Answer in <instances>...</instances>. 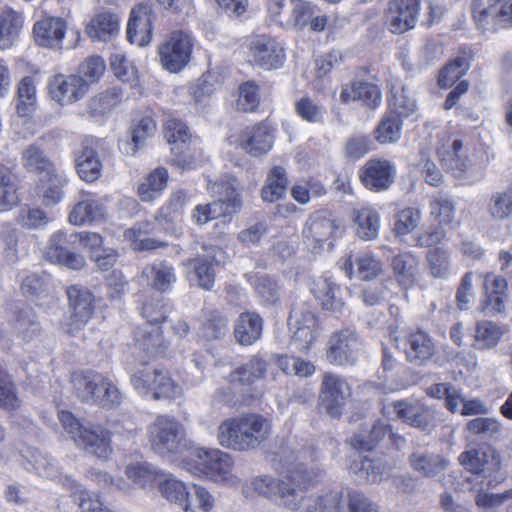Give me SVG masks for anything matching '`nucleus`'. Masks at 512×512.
Listing matches in <instances>:
<instances>
[{
    "label": "nucleus",
    "mask_w": 512,
    "mask_h": 512,
    "mask_svg": "<svg viewBox=\"0 0 512 512\" xmlns=\"http://www.w3.org/2000/svg\"><path fill=\"white\" fill-rule=\"evenodd\" d=\"M58 419L76 445L99 459H107L112 452L109 430L97 424H83L71 412L61 410Z\"/></svg>",
    "instance_id": "nucleus-4"
},
{
    "label": "nucleus",
    "mask_w": 512,
    "mask_h": 512,
    "mask_svg": "<svg viewBox=\"0 0 512 512\" xmlns=\"http://www.w3.org/2000/svg\"><path fill=\"white\" fill-rule=\"evenodd\" d=\"M165 137L171 145L170 163L182 171L194 169L196 160L189 146L191 135L187 125L179 119H169L165 124Z\"/></svg>",
    "instance_id": "nucleus-16"
},
{
    "label": "nucleus",
    "mask_w": 512,
    "mask_h": 512,
    "mask_svg": "<svg viewBox=\"0 0 512 512\" xmlns=\"http://www.w3.org/2000/svg\"><path fill=\"white\" fill-rule=\"evenodd\" d=\"M142 274L148 285L159 292H166L177 279L174 267L167 261H157L146 266Z\"/></svg>",
    "instance_id": "nucleus-37"
},
{
    "label": "nucleus",
    "mask_w": 512,
    "mask_h": 512,
    "mask_svg": "<svg viewBox=\"0 0 512 512\" xmlns=\"http://www.w3.org/2000/svg\"><path fill=\"white\" fill-rule=\"evenodd\" d=\"M151 449L162 458L172 459L191 447L184 425L176 418L159 415L148 426Z\"/></svg>",
    "instance_id": "nucleus-3"
},
{
    "label": "nucleus",
    "mask_w": 512,
    "mask_h": 512,
    "mask_svg": "<svg viewBox=\"0 0 512 512\" xmlns=\"http://www.w3.org/2000/svg\"><path fill=\"white\" fill-rule=\"evenodd\" d=\"M337 227L335 220L331 218L329 213L319 211L310 215L303 229V234L306 238L321 243L330 239Z\"/></svg>",
    "instance_id": "nucleus-35"
},
{
    "label": "nucleus",
    "mask_w": 512,
    "mask_h": 512,
    "mask_svg": "<svg viewBox=\"0 0 512 512\" xmlns=\"http://www.w3.org/2000/svg\"><path fill=\"white\" fill-rule=\"evenodd\" d=\"M87 91L88 83L79 75L59 74L49 83L51 98L62 106L82 99Z\"/></svg>",
    "instance_id": "nucleus-22"
},
{
    "label": "nucleus",
    "mask_w": 512,
    "mask_h": 512,
    "mask_svg": "<svg viewBox=\"0 0 512 512\" xmlns=\"http://www.w3.org/2000/svg\"><path fill=\"white\" fill-rule=\"evenodd\" d=\"M427 269L434 278L444 279L451 274L450 253L442 247L428 250L426 254Z\"/></svg>",
    "instance_id": "nucleus-57"
},
{
    "label": "nucleus",
    "mask_w": 512,
    "mask_h": 512,
    "mask_svg": "<svg viewBox=\"0 0 512 512\" xmlns=\"http://www.w3.org/2000/svg\"><path fill=\"white\" fill-rule=\"evenodd\" d=\"M270 421L259 414H246L223 421L218 427L219 443L236 451H250L268 439Z\"/></svg>",
    "instance_id": "nucleus-1"
},
{
    "label": "nucleus",
    "mask_w": 512,
    "mask_h": 512,
    "mask_svg": "<svg viewBox=\"0 0 512 512\" xmlns=\"http://www.w3.org/2000/svg\"><path fill=\"white\" fill-rule=\"evenodd\" d=\"M153 8L151 4L140 3L132 9L127 25V39L143 47L150 43L152 38Z\"/></svg>",
    "instance_id": "nucleus-25"
},
{
    "label": "nucleus",
    "mask_w": 512,
    "mask_h": 512,
    "mask_svg": "<svg viewBox=\"0 0 512 512\" xmlns=\"http://www.w3.org/2000/svg\"><path fill=\"white\" fill-rule=\"evenodd\" d=\"M134 339L139 349L150 356L159 355L168 347V341L163 336L162 326L142 324L136 328Z\"/></svg>",
    "instance_id": "nucleus-32"
},
{
    "label": "nucleus",
    "mask_w": 512,
    "mask_h": 512,
    "mask_svg": "<svg viewBox=\"0 0 512 512\" xmlns=\"http://www.w3.org/2000/svg\"><path fill=\"white\" fill-rule=\"evenodd\" d=\"M350 394V386L343 377L325 373L320 385L319 407L331 418H339Z\"/></svg>",
    "instance_id": "nucleus-17"
},
{
    "label": "nucleus",
    "mask_w": 512,
    "mask_h": 512,
    "mask_svg": "<svg viewBox=\"0 0 512 512\" xmlns=\"http://www.w3.org/2000/svg\"><path fill=\"white\" fill-rule=\"evenodd\" d=\"M391 266L401 286L408 288L415 283L419 261L412 253L405 252L395 255L392 258Z\"/></svg>",
    "instance_id": "nucleus-45"
},
{
    "label": "nucleus",
    "mask_w": 512,
    "mask_h": 512,
    "mask_svg": "<svg viewBox=\"0 0 512 512\" xmlns=\"http://www.w3.org/2000/svg\"><path fill=\"white\" fill-rule=\"evenodd\" d=\"M280 481H277L271 476L264 475L252 478L242 486V493L246 497H254L261 495L270 498L279 490Z\"/></svg>",
    "instance_id": "nucleus-62"
},
{
    "label": "nucleus",
    "mask_w": 512,
    "mask_h": 512,
    "mask_svg": "<svg viewBox=\"0 0 512 512\" xmlns=\"http://www.w3.org/2000/svg\"><path fill=\"white\" fill-rule=\"evenodd\" d=\"M503 335L502 328L492 321H480L476 324L474 347L483 350L494 348Z\"/></svg>",
    "instance_id": "nucleus-54"
},
{
    "label": "nucleus",
    "mask_w": 512,
    "mask_h": 512,
    "mask_svg": "<svg viewBox=\"0 0 512 512\" xmlns=\"http://www.w3.org/2000/svg\"><path fill=\"white\" fill-rule=\"evenodd\" d=\"M360 346L357 333L349 328L331 334L326 351V360L333 365H352Z\"/></svg>",
    "instance_id": "nucleus-18"
},
{
    "label": "nucleus",
    "mask_w": 512,
    "mask_h": 512,
    "mask_svg": "<svg viewBox=\"0 0 512 512\" xmlns=\"http://www.w3.org/2000/svg\"><path fill=\"white\" fill-rule=\"evenodd\" d=\"M337 512H379V507L366 495L358 491H341V501Z\"/></svg>",
    "instance_id": "nucleus-56"
},
{
    "label": "nucleus",
    "mask_w": 512,
    "mask_h": 512,
    "mask_svg": "<svg viewBox=\"0 0 512 512\" xmlns=\"http://www.w3.org/2000/svg\"><path fill=\"white\" fill-rule=\"evenodd\" d=\"M158 489L162 497L178 505L184 512H208L213 507V497L204 487L193 485L191 490L172 474L161 472Z\"/></svg>",
    "instance_id": "nucleus-5"
},
{
    "label": "nucleus",
    "mask_w": 512,
    "mask_h": 512,
    "mask_svg": "<svg viewBox=\"0 0 512 512\" xmlns=\"http://www.w3.org/2000/svg\"><path fill=\"white\" fill-rule=\"evenodd\" d=\"M171 310V306L164 298H151L143 302L141 315L146 320L145 324L160 326L167 322Z\"/></svg>",
    "instance_id": "nucleus-58"
},
{
    "label": "nucleus",
    "mask_w": 512,
    "mask_h": 512,
    "mask_svg": "<svg viewBox=\"0 0 512 512\" xmlns=\"http://www.w3.org/2000/svg\"><path fill=\"white\" fill-rule=\"evenodd\" d=\"M22 15L10 8L2 9V50L14 46L23 29Z\"/></svg>",
    "instance_id": "nucleus-49"
},
{
    "label": "nucleus",
    "mask_w": 512,
    "mask_h": 512,
    "mask_svg": "<svg viewBox=\"0 0 512 512\" xmlns=\"http://www.w3.org/2000/svg\"><path fill=\"white\" fill-rule=\"evenodd\" d=\"M76 171L79 177L88 183L96 181L101 176L102 163L93 146L92 139H86L75 159Z\"/></svg>",
    "instance_id": "nucleus-31"
},
{
    "label": "nucleus",
    "mask_w": 512,
    "mask_h": 512,
    "mask_svg": "<svg viewBox=\"0 0 512 512\" xmlns=\"http://www.w3.org/2000/svg\"><path fill=\"white\" fill-rule=\"evenodd\" d=\"M273 142V130L265 122L244 128L238 137L239 146L253 157H259L269 152Z\"/></svg>",
    "instance_id": "nucleus-23"
},
{
    "label": "nucleus",
    "mask_w": 512,
    "mask_h": 512,
    "mask_svg": "<svg viewBox=\"0 0 512 512\" xmlns=\"http://www.w3.org/2000/svg\"><path fill=\"white\" fill-rule=\"evenodd\" d=\"M68 308L71 312L70 323H63L62 329L69 335L81 329L92 317L95 309V297L85 286L74 284L66 288Z\"/></svg>",
    "instance_id": "nucleus-15"
},
{
    "label": "nucleus",
    "mask_w": 512,
    "mask_h": 512,
    "mask_svg": "<svg viewBox=\"0 0 512 512\" xmlns=\"http://www.w3.org/2000/svg\"><path fill=\"white\" fill-rule=\"evenodd\" d=\"M236 213L225 204V200H217L205 205H197L192 213V218L199 225H204L209 221L222 216Z\"/></svg>",
    "instance_id": "nucleus-64"
},
{
    "label": "nucleus",
    "mask_w": 512,
    "mask_h": 512,
    "mask_svg": "<svg viewBox=\"0 0 512 512\" xmlns=\"http://www.w3.org/2000/svg\"><path fill=\"white\" fill-rule=\"evenodd\" d=\"M316 459V452L312 446L303 447L297 451L294 460L288 462L286 480L280 481L279 497L281 505L289 510H297L301 503H305V489L316 476L309 468V464Z\"/></svg>",
    "instance_id": "nucleus-2"
},
{
    "label": "nucleus",
    "mask_w": 512,
    "mask_h": 512,
    "mask_svg": "<svg viewBox=\"0 0 512 512\" xmlns=\"http://www.w3.org/2000/svg\"><path fill=\"white\" fill-rule=\"evenodd\" d=\"M403 346L407 361L418 367L425 366L436 353L432 338L422 330L408 333Z\"/></svg>",
    "instance_id": "nucleus-26"
},
{
    "label": "nucleus",
    "mask_w": 512,
    "mask_h": 512,
    "mask_svg": "<svg viewBox=\"0 0 512 512\" xmlns=\"http://www.w3.org/2000/svg\"><path fill=\"white\" fill-rule=\"evenodd\" d=\"M401 117L386 113L375 129L376 140L381 144L396 143L401 137Z\"/></svg>",
    "instance_id": "nucleus-55"
},
{
    "label": "nucleus",
    "mask_w": 512,
    "mask_h": 512,
    "mask_svg": "<svg viewBox=\"0 0 512 512\" xmlns=\"http://www.w3.org/2000/svg\"><path fill=\"white\" fill-rule=\"evenodd\" d=\"M396 174L395 165L384 159H370L359 171L363 185L371 191L380 192L390 188Z\"/></svg>",
    "instance_id": "nucleus-21"
},
{
    "label": "nucleus",
    "mask_w": 512,
    "mask_h": 512,
    "mask_svg": "<svg viewBox=\"0 0 512 512\" xmlns=\"http://www.w3.org/2000/svg\"><path fill=\"white\" fill-rule=\"evenodd\" d=\"M13 327L16 335L24 342L38 338L42 332V326L35 311L27 305L18 309Z\"/></svg>",
    "instance_id": "nucleus-39"
},
{
    "label": "nucleus",
    "mask_w": 512,
    "mask_h": 512,
    "mask_svg": "<svg viewBox=\"0 0 512 512\" xmlns=\"http://www.w3.org/2000/svg\"><path fill=\"white\" fill-rule=\"evenodd\" d=\"M66 22L60 17H46L33 27L36 43L46 48L60 49L66 32Z\"/></svg>",
    "instance_id": "nucleus-29"
},
{
    "label": "nucleus",
    "mask_w": 512,
    "mask_h": 512,
    "mask_svg": "<svg viewBox=\"0 0 512 512\" xmlns=\"http://www.w3.org/2000/svg\"><path fill=\"white\" fill-rule=\"evenodd\" d=\"M436 152L442 165L455 177L463 176L471 165L460 139L443 138L439 141Z\"/></svg>",
    "instance_id": "nucleus-24"
},
{
    "label": "nucleus",
    "mask_w": 512,
    "mask_h": 512,
    "mask_svg": "<svg viewBox=\"0 0 512 512\" xmlns=\"http://www.w3.org/2000/svg\"><path fill=\"white\" fill-rule=\"evenodd\" d=\"M341 501V491L330 490L322 495L309 496L303 512H337Z\"/></svg>",
    "instance_id": "nucleus-63"
},
{
    "label": "nucleus",
    "mask_w": 512,
    "mask_h": 512,
    "mask_svg": "<svg viewBox=\"0 0 512 512\" xmlns=\"http://www.w3.org/2000/svg\"><path fill=\"white\" fill-rule=\"evenodd\" d=\"M192 50V36L182 30L173 31L169 37L158 46L160 63L165 70L171 73H177L189 63Z\"/></svg>",
    "instance_id": "nucleus-12"
},
{
    "label": "nucleus",
    "mask_w": 512,
    "mask_h": 512,
    "mask_svg": "<svg viewBox=\"0 0 512 512\" xmlns=\"http://www.w3.org/2000/svg\"><path fill=\"white\" fill-rule=\"evenodd\" d=\"M248 280L254 285L255 292L262 305L273 307L280 303L279 286L275 279L267 275L249 276Z\"/></svg>",
    "instance_id": "nucleus-48"
},
{
    "label": "nucleus",
    "mask_w": 512,
    "mask_h": 512,
    "mask_svg": "<svg viewBox=\"0 0 512 512\" xmlns=\"http://www.w3.org/2000/svg\"><path fill=\"white\" fill-rule=\"evenodd\" d=\"M311 293L323 310L334 314H342L345 301L343 290L330 278L320 277L311 284Z\"/></svg>",
    "instance_id": "nucleus-28"
},
{
    "label": "nucleus",
    "mask_w": 512,
    "mask_h": 512,
    "mask_svg": "<svg viewBox=\"0 0 512 512\" xmlns=\"http://www.w3.org/2000/svg\"><path fill=\"white\" fill-rule=\"evenodd\" d=\"M106 215L105 205L96 199L79 201L69 214V222L73 225H83L87 222H97Z\"/></svg>",
    "instance_id": "nucleus-44"
},
{
    "label": "nucleus",
    "mask_w": 512,
    "mask_h": 512,
    "mask_svg": "<svg viewBox=\"0 0 512 512\" xmlns=\"http://www.w3.org/2000/svg\"><path fill=\"white\" fill-rule=\"evenodd\" d=\"M155 129L156 124L151 117H142L135 126L131 127V142L129 139L119 141L120 151L127 155H134L144 145L145 140L153 135Z\"/></svg>",
    "instance_id": "nucleus-43"
},
{
    "label": "nucleus",
    "mask_w": 512,
    "mask_h": 512,
    "mask_svg": "<svg viewBox=\"0 0 512 512\" xmlns=\"http://www.w3.org/2000/svg\"><path fill=\"white\" fill-rule=\"evenodd\" d=\"M193 462V473L212 481L226 482L232 477V459L229 454L218 449H196Z\"/></svg>",
    "instance_id": "nucleus-13"
},
{
    "label": "nucleus",
    "mask_w": 512,
    "mask_h": 512,
    "mask_svg": "<svg viewBox=\"0 0 512 512\" xmlns=\"http://www.w3.org/2000/svg\"><path fill=\"white\" fill-rule=\"evenodd\" d=\"M22 457L24 468L41 477L56 478L60 474L56 460L37 449L27 448L23 451Z\"/></svg>",
    "instance_id": "nucleus-36"
},
{
    "label": "nucleus",
    "mask_w": 512,
    "mask_h": 512,
    "mask_svg": "<svg viewBox=\"0 0 512 512\" xmlns=\"http://www.w3.org/2000/svg\"><path fill=\"white\" fill-rule=\"evenodd\" d=\"M409 463L415 472L424 477H435L443 472L448 465L443 456L423 451L413 452L409 456Z\"/></svg>",
    "instance_id": "nucleus-41"
},
{
    "label": "nucleus",
    "mask_w": 512,
    "mask_h": 512,
    "mask_svg": "<svg viewBox=\"0 0 512 512\" xmlns=\"http://www.w3.org/2000/svg\"><path fill=\"white\" fill-rule=\"evenodd\" d=\"M471 12L482 32L512 26V0H473Z\"/></svg>",
    "instance_id": "nucleus-10"
},
{
    "label": "nucleus",
    "mask_w": 512,
    "mask_h": 512,
    "mask_svg": "<svg viewBox=\"0 0 512 512\" xmlns=\"http://www.w3.org/2000/svg\"><path fill=\"white\" fill-rule=\"evenodd\" d=\"M22 164L29 172L37 174L39 179L56 170L43 148L36 143L28 145L22 151Z\"/></svg>",
    "instance_id": "nucleus-40"
},
{
    "label": "nucleus",
    "mask_w": 512,
    "mask_h": 512,
    "mask_svg": "<svg viewBox=\"0 0 512 512\" xmlns=\"http://www.w3.org/2000/svg\"><path fill=\"white\" fill-rule=\"evenodd\" d=\"M39 180L47 186L43 194V203L46 206L58 204L64 194L63 187L67 184L66 176L55 170Z\"/></svg>",
    "instance_id": "nucleus-61"
},
{
    "label": "nucleus",
    "mask_w": 512,
    "mask_h": 512,
    "mask_svg": "<svg viewBox=\"0 0 512 512\" xmlns=\"http://www.w3.org/2000/svg\"><path fill=\"white\" fill-rule=\"evenodd\" d=\"M350 470L357 476V479L366 483H377L382 481L386 466L366 456L354 460Z\"/></svg>",
    "instance_id": "nucleus-50"
},
{
    "label": "nucleus",
    "mask_w": 512,
    "mask_h": 512,
    "mask_svg": "<svg viewBox=\"0 0 512 512\" xmlns=\"http://www.w3.org/2000/svg\"><path fill=\"white\" fill-rule=\"evenodd\" d=\"M356 235L366 241L374 240L379 235L380 217L372 208L354 209L351 214Z\"/></svg>",
    "instance_id": "nucleus-38"
},
{
    "label": "nucleus",
    "mask_w": 512,
    "mask_h": 512,
    "mask_svg": "<svg viewBox=\"0 0 512 512\" xmlns=\"http://www.w3.org/2000/svg\"><path fill=\"white\" fill-rule=\"evenodd\" d=\"M130 381L140 394L152 392L153 399L175 398L181 394V387L162 369L144 366L131 375Z\"/></svg>",
    "instance_id": "nucleus-11"
},
{
    "label": "nucleus",
    "mask_w": 512,
    "mask_h": 512,
    "mask_svg": "<svg viewBox=\"0 0 512 512\" xmlns=\"http://www.w3.org/2000/svg\"><path fill=\"white\" fill-rule=\"evenodd\" d=\"M74 391L82 401L95 403L102 407H114L120 404L121 394L118 388L105 376L93 371L74 374Z\"/></svg>",
    "instance_id": "nucleus-7"
},
{
    "label": "nucleus",
    "mask_w": 512,
    "mask_h": 512,
    "mask_svg": "<svg viewBox=\"0 0 512 512\" xmlns=\"http://www.w3.org/2000/svg\"><path fill=\"white\" fill-rule=\"evenodd\" d=\"M317 318L311 307L303 300H296L288 316L291 332L290 346L299 352H307L311 348L316 335Z\"/></svg>",
    "instance_id": "nucleus-9"
},
{
    "label": "nucleus",
    "mask_w": 512,
    "mask_h": 512,
    "mask_svg": "<svg viewBox=\"0 0 512 512\" xmlns=\"http://www.w3.org/2000/svg\"><path fill=\"white\" fill-rule=\"evenodd\" d=\"M339 98L344 104L351 101H360L363 105L374 110L382 103V92L379 86L374 83L353 80L342 85Z\"/></svg>",
    "instance_id": "nucleus-27"
},
{
    "label": "nucleus",
    "mask_w": 512,
    "mask_h": 512,
    "mask_svg": "<svg viewBox=\"0 0 512 512\" xmlns=\"http://www.w3.org/2000/svg\"><path fill=\"white\" fill-rule=\"evenodd\" d=\"M230 319L218 309H207L202 313V323L199 328L200 336L207 341L223 339L229 327Z\"/></svg>",
    "instance_id": "nucleus-34"
},
{
    "label": "nucleus",
    "mask_w": 512,
    "mask_h": 512,
    "mask_svg": "<svg viewBox=\"0 0 512 512\" xmlns=\"http://www.w3.org/2000/svg\"><path fill=\"white\" fill-rule=\"evenodd\" d=\"M185 265L191 269L190 281L204 290H211L215 283V271L204 258L188 259Z\"/></svg>",
    "instance_id": "nucleus-51"
},
{
    "label": "nucleus",
    "mask_w": 512,
    "mask_h": 512,
    "mask_svg": "<svg viewBox=\"0 0 512 512\" xmlns=\"http://www.w3.org/2000/svg\"><path fill=\"white\" fill-rule=\"evenodd\" d=\"M420 0H391L385 10V23L390 32L402 34L415 27Z\"/></svg>",
    "instance_id": "nucleus-19"
},
{
    "label": "nucleus",
    "mask_w": 512,
    "mask_h": 512,
    "mask_svg": "<svg viewBox=\"0 0 512 512\" xmlns=\"http://www.w3.org/2000/svg\"><path fill=\"white\" fill-rule=\"evenodd\" d=\"M390 431V425L376 422L368 433L359 432L349 439V444L359 451H371Z\"/></svg>",
    "instance_id": "nucleus-53"
},
{
    "label": "nucleus",
    "mask_w": 512,
    "mask_h": 512,
    "mask_svg": "<svg viewBox=\"0 0 512 512\" xmlns=\"http://www.w3.org/2000/svg\"><path fill=\"white\" fill-rule=\"evenodd\" d=\"M388 104L390 113L401 118L410 116L417 109L416 99L411 90L400 83L391 84Z\"/></svg>",
    "instance_id": "nucleus-42"
},
{
    "label": "nucleus",
    "mask_w": 512,
    "mask_h": 512,
    "mask_svg": "<svg viewBox=\"0 0 512 512\" xmlns=\"http://www.w3.org/2000/svg\"><path fill=\"white\" fill-rule=\"evenodd\" d=\"M471 57L466 51L461 53L450 63L444 66L438 77V84L440 87H450L458 81L469 69Z\"/></svg>",
    "instance_id": "nucleus-52"
},
{
    "label": "nucleus",
    "mask_w": 512,
    "mask_h": 512,
    "mask_svg": "<svg viewBox=\"0 0 512 512\" xmlns=\"http://www.w3.org/2000/svg\"><path fill=\"white\" fill-rule=\"evenodd\" d=\"M291 4L289 15L284 17L285 22L288 26L302 30L309 25L312 16L317 12L316 7L303 0H295Z\"/></svg>",
    "instance_id": "nucleus-60"
},
{
    "label": "nucleus",
    "mask_w": 512,
    "mask_h": 512,
    "mask_svg": "<svg viewBox=\"0 0 512 512\" xmlns=\"http://www.w3.org/2000/svg\"><path fill=\"white\" fill-rule=\"evenodd\" d=\"M459 462L473 474H481L489 488L501 484L507 477L500 454L491 446L465 451L460 454Z\"/></svg>",
    "instance_id": "nucleus-8"
},
{
    "label": "nucleus",
    "mask_w": 512,
    "mask_h": 512,
    "mask_svg": "<svg viewBox=\"0 0 512 512\" xmlns=\"http://www.w3.org/2000/svg\"><path fill=\"white\" fill-rule=\"evenodd\" d=\"M250 52L253 62L265 69H278L285 60V49L271 36L257 35L250 43Z\"/></svg>",
    "instance_id": "nucleus-20"
},
{
    "label": "nucleus",
    "mask_w": 512,
    "mask_h": 512,
    "mask_svg": "<svg viewBox=\"0 0 512 512\" xmlns=\"http://www.w3.org/2000/svg\"><path fill=\"white\" fill-rule=\"evenodd\" d=\"M85 32L92 40H111L119 32V17L109 11L100 12L90 20Z\"/></svg>",
    "instance_id": "nucleus-33"
},
{
    "label": "nucleus",
    "mask_w": 512,
    "mask_h": 512,
    "mask_svg": "<svg viewBox=\"0 0 512 512\" xmlns=\"http://www.w3.org/2000/svg\"><path fill=\"white\" fill-rule=\"evenodd\" d=\"M288 184L286 170L282 166H274L267 174L265 184L261 190L263 201L274 203L281 199L286 193Z\"/></svg>",
    "instance_id": "nucleus-46"
},
{
    "label": "nucleus",
    "mask_w": 512,
    "mask_h": 512,
    "mask_svg": "<svg viewBox=\"0 0 512 512\" xmlns=\"http://www.w3.org/2000/svg\"><path fill=\"white\" fill-rule=\"evenodd\" d=\"M392 407L399 420L425 435L438 426L435 409L419 400L394 401Z\"/></svg>",
    "instance_id": "nucleus-14"
},
{
    "label": "nucleus",
    "mask_w": 512,
    "mask_h": 512,
    "mask_svg": "<svg viewBox=\"0 0 512 512\" xmlns=\"http://www.w3.org/2000/svg\"><path fill=\"white\" fill-rule=\"evenodd\" d=\"M80 238V241L88 246L90 249V255L93 251L103 249L102 237L94 232H83L80 234L67 235L64 231H58L54 233L48 243L45 251V258L51 263L65 266L72 270H80L85 266L84 257L79 254L72 252L66 248V244L71 241V238Z\"/></svg>",
    "instance_id": "nucleus-6"
},
{
    "label": "nucleus",
    "mask_w": 512,
    "mask_h": 512,
    "mask_svg": "<svg viewBox=\"0 0 512 512\" xmlns=\"http://www.w3.org/2000/svg\"><path fill=\"white\" fill-rule=\"evenodd\" d=\"M266 371V361L257 356H253L245 364L231 372L229 379L233 384L251 385L262 379Z\"/></svg>",
    "instance_id": "nucleus-47"
},
{
    "label": "nucleus",
    "mask_w": 512,
    "mask_h": 512,
    "mask_svg": "<svg viewBox=\"0 0 512 512\" xmlns=\"http://www.w3.org/2000/svg\"><path fill=\"white\" fill-rule=\"evenodd\" d=\"M168 172L165 168L152 171L139 188L138 193L142 201H153L167 186Z\"/></svg>",
    "instance_id": "nucleus-59"
},
{
    "label": "nucleus",
    "mask_w": 512,
    "mask_h": 512,
    "mask_svg": "<svg viewBox=\"0 0 512 512\" xmlns=\"http://www.w3.org/2000/svg\"><path fill=\"white\" fill-rule=\"evenodd\" d=\"M263 319L251 311L242 312L234 321L233 334L238 344L250 346L261 338Z\"/></svg>",
    "instance_id": "nucleus-30"
}]
</instances>
